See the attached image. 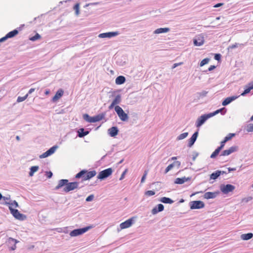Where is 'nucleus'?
<instances>
[{
    "instance_id": "f257e3e1",
    "label": "nucleus",
    "mask_w": 253,
    "mask_h": 253,
    "mask_svg": "<svg viewBox=\"0 0 253 253\" xmlns=\"http://www.w3.org/2000/svg\"><path fill=\"white\" fill-rule=\"evenodd\" d=\"M96 174L95 170L87 171L85 170H82L76 175V178H83V180H88L94 177Z\"/></svg>"
},
{
    "instance_id": "f03ea898",
    "label": "nucleus",
    "mask_w": 253,
    "mask_h": 253,
    "mask_svg": "<svg viewBox=\"0 0 253 253\" xmlns=\"http://www.w3.org/2000/svg\"><path fill=\"white\" fill-rule=\"evenodd\" d=\"M83 117L86 121L89 123H95L102 120L104 117V115L101 114L91 117L85 114L84 115Z\"/></svg>"
},
{
    "instance_id": "7ed1b4c3",
    "label": "nucleus",
    "mask_w": 253,
    "mask_h": 253,
    "mask_svg": "<svg viewBox=\"0 0 253 253\" xmlns=\"http://www.w3.org/2000/svg\"><path fill=\"white\" fill-rule=\"evenodd\" d=\"M115 110L122 121H126L127 120L128 116L127 114L124 112L121 107L118 105L116 106L115 107Z\"/></svg>"
},
{
    "instance_id": "20e7f679",
    "label": "nucleus",
    "mask_w": 253,
    "mask_h": 253,
    "mask_svg": "<svg viewBox=\"0 0 253 253\" xmlns=\"http://www.w3.org/2000/svg\"><path fill=\"white\" fill-rule=\"evenodd\" d=\"M90 228V227L87 226L83 228L73 230V231L70 232V236L71 237H75L82 235L86 232V231H87Z\"/></svg>"
},
{
    "instance_id": "39448f33",
    "label": "nucleus",
    "mask_w": 253,
    "mask_h": 253,
    "mask_svg": "<svg viewBox=\"0 0 253 253\" xmlns=\"http://www.w3.org/2000/svg\"><path fill=\"white\" fill-rule=\"evenodd\" d=\"M113 170L111 168H108L99 172L97 176L98 179H103L111 175Z\"/></svg>"
},
{
    "instance_id": "423d86ee",
    "label": "nucleus",
    "mask_w": 253,
    "mask_h": 253,
    "mask_svg": "<svg viewBox=\"0 0 253 253\" xmlns=\"http://www.w3.org/2000/svg\"><path fill=\"white\" fill-rule=\"evenodd\" d=\"M79 186V183L77 182H67L66 186L64 187L63 190L65 192H69L70 191L74 190L77 188Z\"/></svg>"
},
{
    "instance_id": "0eeeda50",
    "label": "nucleus",
    "mask_w": 253,
    "mask_h": 253,
    "mask_svg": "<svg viewBox=\"0 0 253 253\" xmlns=\"http://www.w3.org/2000/svg\"><path fill=\"white\" fill-rule=\"evenodd\" d=\"M191 209H199L203 208L205 207V204L201 201H194L190 202Z\"/></svg>"
},
{
    "instance_id": "6e6552de",
    "label": "nucleus",
    "mask_w": 253,
    "mask_h": 253,
    "mask_svg": "<svg viewBox=\"0 0 253 253\" xmlns=\"http://www.w3.org/2000/svg\"><path fill=\"white\" fill-rule=\"evenodd\" d=\"M210 114L207 115H204L200 117L197 120L196 126L199 127L201 126L209 118H211Z\"/></svg>"
},
{
    "instance_id": "1a4fd4ad",
    "label": "nucleus",
    "mask_w": 253,
    "mask_h": 253,
    "mask_svg": "<svg viewBox=\"0 0 253 253\" xmlns=\"http://www.w3.org/2000/svg\"><path fill=\"white\" fill-rule=\"evenodd\" d=\"M9 209L11 213L16 219H18L19 220L23 219V214L20 213L17 210L14 209L13 208H12L11 206H9Z\"/></svg>"
},
{
    "instance_id": "9d476101",
    "label": "nucleus",
    "mask_w": 253,
    "mask_h": 253,
    "mask_svg": "<svg viewBox=\"0 0 253 253\" xmlns=\"http://www.w3.org/2000/svg\"><path fill=\"white\" fill-rule=\"evenodd\" d=\"M194 44L196 46H201L205 42L204 37L202 35H198L193 41Z\"/></svg>"
},
{
    "instance_id": "9b49d317",
    "label": "nucleus",
    "mask_w": 253,
    "mask_h": 253,
    "mask_svg": "<svg viewBox=\"0 0 253 253\" xmlns=\"http://www.w3.org/2000/svg\"><path fill=\"white\" fill-rule=\"evenodd\" d=\"M56 148H57L56 146H53V147H51L47 151L43 153L40 156V158H45L48 157L49 156L52 155V154H53L54 153Z\"/></svg>"
},
{
    "instance_id": "f8f14e48",
    "label": "nucleus",
    "mask_w": 253,
    "mask_h": 253,
    "mask_svg": "<svg viewBox=\"0 0 253 253\" xmlns=\"http://www.w3.org/2000/svg\"><path fill=\"white\" fill-rule=\"evenodd\" d=\"M133 223V218H129L124 222L120 224V227L121 229H124L128 228L131 226Z\"/></svg>"
},
{
    "instance_id": "ddd939ff",
    "label": "nucleus",
    "mask_w": 253,
    "mask_h": 253,
    "mask_svg": "<svg viewBox=\"0 0 253 253\" xmlns=\"http://www.w3.org/2000/svg\"><path fill=\"white\" fill-rule=\"evenodd\" d=\"M235 189V186L231 184H227L221 188V191L224 194H227Z\"/></svg>"
},
{
    "instance_id": "4468645a",
    "label": "nucleus",
    "mask_w": 253,
    "mask_h": 253,
    "mask_svg": "<svg viewBox=\"0 0 253 253\" xmlns=\"http://www.w3.org/2000/svg\"><path fill=\"white\" fill-rule=\"evenodd\" d=\"M117 35V32H108L100 34L99 35L98 37L100 38H111Z\"/></svg>"
},
{
    "instance_id": "2eb2a0df",
    "label": "nucleus",
    "mask_w": 253,
    "mask_h": 253,
    "mask_svg": "<svg viewBox=\"0 0 253 253\" xmlns=\"http://www.w3.org/2000/svg\"><path fill=\"white\" fill-rule=\"evenodd\" d=\"M237 150V147L232 146L229 148L228 149L224 150L221 154L222 156H228L231 154L232 153L236 151Z\"/></svg>"
},
{
    "instance_id": "dca6fc26",
    "label": "nucleus",
    "mask_w": 253,
    "mask_h": 253,
    "mask_svg": "<svg viewBox=\"0 0 253 253\" xmlns=\"http://www.w3.org/2000/svg\"><path fill=\"white\" fill-rule=\"evenodd\" d=\"M198 132H195L191 136V137L188 140V146L191 147L194 142H195L197 136H198Z\"/></svg>"
},
{
    "instance_id": "f3484780",
    "label": "nucleus",
    "mask_w": 253,
    "mask_h": 253,
    "mask_svg": "<svg viewBox=\"0 0 253 253\" xmlns=\"http://www.w3.org/2000/svg\"><path fill=\"white\" fill-rule=\"evenodd\" d=\"M109 135L112 137L116 136L118 133V129L117 127L113 126L108 129Z\"/></svg>"
},
{
    "instance_id": "a211bd4d",
    "label": "nucleus",
    "mask_w": 253,
    "mask_h": 253,
    "mask_svg": "<svg viewBox=\"0 0 253 253\" xmlns=\"http://www.w3.org/2000/svg\"><path fill=\"white\" fill-rule=\"evenodd\" d=\"M63 95V91L62 89L58 90L52 98V101L55 102L60 98Z\"/></svg>"
},
{
    "instance_id": "6ab92c4d",
    "label": "nucleus",
    "mask_w": 253,
    "mask_h": 253,
    "mask_svg": "<svg viewBox=\"0 0 253 253\" xmlns=\"http://www.w3.org/2000/svg\"><path fill=\"white\" fill-rule=\"evenodd\" d=\"M253 89V82L250 83L248 86H246V89L243 93H241V95L245 96L246 94L249 93L250 91Z\"/></svg>"
},
{
    "instance_id": "aec40b11",
    "label": "nucleus",
    "mask_w": 253,
    "mask_h": 253,
    "mask_svg": "<svg viewBox=\"0 0 253 253\" xmlns=\"http://www.w3.org/2000/svg\"><path fill=\"white\" fill-rule=\"evenodd\" d=\"M238 98L237 96H231L229 97L226 98L222 103V105L223 106H226L229 103H230L232 101L235 100Z\"/></svg>"
},
{
    "instance_id": "412c9836",
    "label": "nucleus",
    "mask_w": 253,
    "mask_h": 253,
    "mask_svg": "<svg viewBox=\"0 0 253 253\" xmlns=\"http://www.w3.org/2000/svg\"><path fill=\"white\" fill-rule=\"evenodd\" d=\"M157 207V208L155 207L152 210V213L153 214H155L158 212L162 211L164 210V207L162 204H160L158 205Z\"/></svg>"
},
{
    "instance_id": "4be33fe9",
    "label": "nucleus",
    "mask_w": 253,
    "mask_h": 253,
    "mask_svg": "<svg viewBox=\"0 0 253 253\" xmlns=\"http://www.w3.org/2000/svg\"><path fill=\"white\" fill-rule=\"evenodd\" d=\"M169 28H160L157 29L154 32L155 34H159L164 33H167L169 31Z\"/></svg>"
},
{
    "instance_id": "5701e85b",
    "label": "nucleus",
    "mask_w": 253,
    "mask_h": 253,
    "mask_svg": "<svg viewBox=\"0 0 253 253\" xmlns=\"http://www.w3.org/2000/svg\"><path fill=\"white\" fill-rule=\"evenodd\" d=\"M189 180H190V178H186L185 177L182 178H176L175 180L174 183L175 184H182L185 182L188 181Z\"/></svg>"
},
{
    "instance_id": "b1692460",
    "label": "nucleus",
    "mask_w": 253,
    "mask_h": 253,
    "mask_svg": "<svg viewBox=\"0 0 253 253\" xmlns=\"http://www.w3.org/2000/svg\"><path fill=\"white\" fill-rule=\"evenodd\" d=\"M217 195L216 193L208 192L204 194V198L206 199L214 198Z\"/></svg>"
},
{
    "instance_id": "393cba45",
    "label": "nucleus",
    "mask_w": 253,
    "mask_h": 253,
    "mask_svg": "<svg viewBox=\"0 0 253 253\" xmlns=\"http://www.w3.org/2000/svg\"><path fill=\"white\" fill-rule=\"evenodd\" d=\"M68 182V180L67 179H61L59 180L58 185L55 187V189H59L64 186H66Z\"/></svg>"
},
{
    "instance_id": "a878e982",
    "label": "nucleus",
    "mask_w": 253,
    "mask_h": 253,
    "mask_svg": "<svg viewBox=\"0 0 253 253\" xmlns=\"http://www.w3.org/2000/svg\"><path fill=\"white\" fill-rule=\"evenodd\" d=\"M126 81V78L123 76L118 77L115 80V83L117 84H122Z\"/></svg>"
},
{
    "instance_id": "bb28decb",
    "label": "nucleus",
    "mask_w": 253,
    "mask_h": 253,
    "mask_svg": "<svg viewBox=\"0 0 253 253\" xmlns=\"http://www.w3.org/2000/svg\"><path fill=\"white\" fill-rule=\"evenodd\" d=\"M221 112L222 115H224L226 112V110L225 108H222L220 109L217 110L213 113H210V116L211 117L217 114L218 113Z\"/></svg>"
},
{
    "instance_id": "cd10ccee",
    "label": "nucleus",
    "mask_w": 253,
    "mask_h": 253,
    "mask_svg": "<svg viewBox=\"0 0 253 253\" xmlns=\"http://www.w3.org/2000/svg\"><path fill=\"white\" fill-rule=\"evenodd\" d=\"M253 237V234L252 233L247 234H244L241 235V239L243 240H248Z\"/></svg>"
},
{
    "instance_id": "c85d7f7f",
    "label": "nucleus",
    "mask_w": 253,
    "mask_h": 253,
    "mask_svg": "<svg viewBox=\"0 0 253 253\" xmlns=\"http://www.w3.org/2000/svg\"><path fill=\"white\" fill-rule=\"evenodd\" d=\"M89 133L88 131H84V129L80 128L78 131V136L79 137H83Z\"/></svg>"
},
{
    "instance_id": "c756f323",
    "label": "nucleus",
    "mask_w": 253,
    "mask_h": 253,
    "mask_svg": "<svg viewBox=\"0 0 253 253\" xmlns=\"http://www.w3.org/2000/svg\"><path fill=\"white\" fill-rule=\"evenodd\" d=\"M161 202L166 204H172L173 203V201H172L171 199L167 197H162L161 200Z\"/></svg>"
},
{
    "instance_id": "7c9ffc66",
    "label": "nucleus",
    "mask_w": 253,
    "mask_h": 253,
    "mask_svg": "<svg viewBox=\"0 0 253 253\" xmlns=\"http://www.w3.org/2000/svg\"><path fill=\"white\" fill-rule=\"evenodd\" d=\"M18 33V31L17 30H14L9 33H8L6 35L8 38H12L17 35Z\"/></svg>"
},
{
    "instance_id": "2f4dec72",
    "label": "nucleus",
    "mask_w": 253,
    "mask_h": 253,
    "mask_svg": "<svg viewBox=\"0 0 253 253\" xmlns=\"http://www.w3.org/2000/svg\"><path fill=\"white\" fill-rule=\"evenodd\" d=\"M39 169L38 166H33L30 169V171L29 172V175L32 176L33 175L34 173L37 171Z\"/></svg>"
},
{
    "instance_id": "473e14b6",
    "label": "nucleus",
    "mask_w": 253,
    "mask_h": 253,
    "mask_svg": "<svg viewBox=\"0 0 253 253\" xmlns=\"http://www.w3.org/2000/svg\"><path fill=\"white\" fill-rule=\"evenodd\" d=\"M220 175V171H216L215 172L212 173L211 175V178L212 179H216Z\"/></svg>"
},
{
    "instance_id": "72a5a7b5",
    "label": "nucleus",
    "mask_w": 253,
    "mask_h": 253,
    "mask_svg": "<svg viewBox=\"0 0 253 253\" xmlns=\"http://www.w3.org/2000/svg\"><path fill=\"white\" fill-rule=\"evenodd\" d=\"M221 151V149L218 147L215 150V151L211 154V158H215L219 154V152Z\"/></svg>"
},
{
    "instance_id": "f704fd0d",
    "label": "nucleus",
    "mask_w": 253,
    "mask_h": 253,
    "mask_svg": "<svg viewBox=\"0 0 253 253\" xmlns=\"http://www.w3.org/2000/svg\"><path fill=\"white\" fill-rule=\"evenodd\" d=\"M121 96L119 95H118L116 96L115 98L113 100V103L116 105L119 104L121 102Z\"/></svg>"
},
{
    "instance_id": "c9c22d12",
    "label": "nucleus",
    "mask_w": 253,
    "mask_h": 253,
    "mask_svg": "<svg viewBox=\"0 0 253 253\" xmlns=\"http://www.w3.org/2000/svg\"><path fill=\"white\" fill-rule=\"evenodd\" d=\"M74 9L75 11V13L77 15H78L80 13V4L79 3H76L74 6Z\"/></svg>"
},
{
    "instance_id": "e433bc0d",
    "label": "nucleus",
    "mask_w": 253,
    "mask_h": 253,
    "mask_svg": "<svg viewBox=\"0 0 253 253\" xmlns=\"http://www.w3.org/2000/svg\"><path fill=\"white\" fill-rule=\"evenodd\" d=\"M40 39H41V36L38 33H37L34 36H33V37L30 38L29 39L30 41H35L38 40Z\"/></svg>"
},
{
    "instance_id": "4c0bfd02",
    "label": "nucleus",
    "mask_w": 253,
    "mask_h": 253,
    "mask_svg": "<svg viewBox=\"0 0 253 253\" xmlns=\"http://www.w3.org/2000/svg\"><path fill=\"white\" fill-rule=\"evenodd\" d=\"M210 61V59L208 58H206L204 59L200 62V65L201 67L203 66L204 65L208 64Z\"/></svg>"
},
{
    "instance_id": "58836bf2",
    "label": "nucleus",
    "mask_w": 253,
    "mask_h": 253,
    "mask_svg": "<svg viewBox=\"0 0 253 253\" xmlns=\"http://www.w3.org/2000/svg\"><path fill=\"white\" fill-rule=\"evenodd\" d=\"M28 94H26L23 97H20V96H19L18 98H17V101L18 102H22L23 101H24L25 99H27V98L28 97Z\"/></svg>"
},
{
    "instance_id": "ea45409f",
    "label": "nucleus",
    "mask_w": 253,
    "mask_h": 253,
    "mask_svg": "<svg viewBox=\"0 0 253 253\" xmlns=\"http://www.w3.org/2000/svg\"><path fill=\"white\" fill-rule=\"evenodd\" d=\"M188 134V132H184V133H181L178 136L177 139L178 140L183 139L186 138Z\"/></svg>"
},
{
    "instance_id": "a19ab883",
    "label": "nucleus",
    "mask_w": 253,
    "mask_h": 253,
    "mask_svg": "<svg viewBox=\"0 0 253 253\" xmlns=\"http://www.w3.org/2000/svg\"><path fill=\"white\" fill-rule=\"evenodd\" d=\"M235 135V133H229L228 134V135L227 136H226L225 138H224V140L227 142L229 140H230V139H231V138L234 136Z\"/></svg>"
},
{
    "instance_id": "79ce46f5",
    "label": "nucleus",
    "mask_w": 253,
    "mask_h": 253,
    "mask_svg": "<svg viewBox=\"0 0 253 253\" xmlns=\"http://www.w3.org/2000/svg\"><path fill=\"white\" fill-rule=\"evenodd\" d=\"M174 167V164H171L169 165L166 169L165 173H167L170 170H171Z\"/></svg>"
},
{
    "instance_id": "37998d69",
    "label": "nucleus",
    "mask_w": 253,
    "mask_h": 253,
    "mask_svg": "<svg viewBox=\"0 0 253 253\" xmlns=\"http://www.w3.org/2000/svg\"><path fill=\"white\" fill-rule=\"evenodd\" d=\"M7 204H8L9 206H11L12 208H17L18 206L17 202H16L15 201H13L11 203H6Z\"/></svg>"
},
{
    "instance_id": "c03bdc74",
    "label": "nucleus",
    "mask_w": 253,
    "mask_h": 253,
    "mask_svg": "<svg viewBox=\"0 0 253 253\" xmlns=\"http://www.w3.org/2000/svg\"><path fill=\"white\" fill-rule=\"evenodd\" d=\"M155 192L152 190H148L145 192V195L148 196H151L155 195Z\"/></svg>"
},
{
    "instance_id": "a18cd8bd",
    "label": "nucleus",
    "mask_w": 253,
    "mask_h": 253,
    "mask_svg": "<svg viewBox=\"0 0 253 253\" xmlns=\"http://www.w3.org/2000/svg\"><path fill=\"white\" fill-rule=\"evenodd\" d=\"M247 131L248 132L253 131V124L249 125L247 127Z\"/></svg>"
},
{
    "instance_id": "49530a36",
    "label": "nucleus",
    "mask_w": 253,
    "mask_h": 253,
    "mask_svg": "<svg viewBox=\"0 0 253 253\" xmlns=\"http://www.w3.org/2000/svg\"><path fill=\"white\" fill-rule=\"evenodd\" d=\"M147 173H148V170H145L144 171V173L143 176L142 177V178H141V183H143L145 181V178H146V176L147 175Z\"/></svg>"
},
{
    "instance_id": "de8ad7c7",
    "label": "nucleus",
    "mask_w": 253,
    "mask_h": 253,
    "mask_svg": "<svg viewBox=\"0 0 253 253\" xmlns=\"http://www.w3.org/2000/svg\"><path fill=\"white\" fill-rule=\"evenodd\" d=\"M9 240H11V241L14 242L15 244L17 243V241L16 240H15V239H14L13 238H9ZM16 245L14 244V246L13 247H12L11 250H14L16 249Z\"/></svg>"
},
{
    "instance_id": "09e8293b",
    "label": "nucleus",
    "mask_w": 253,
    "mask_h": 253,
    "mask_svg": "<svg viewBox=\"0 0 253 253\" xmlns=\"http://www.w3.org/2000/svg\"><path fill=\"white\" fill-rule=\"evenodd\" d=\"M93 195H89V196H88L86 199V201H87V202H89V201H91L93 200Z\"/></svg>"
},
{
    "instance_id": "8fccbe9b",
    "label": "nucleus",
    "mask_w": 253,
    "mask_h": 253,
    "mask_svg": "<svg viewBox=\"0 0 253 253\" xmlns=\"http://www.w3.org/2000/svg\"><path fill=\"white\" fill-rule=\"evenodd\" d=\"M226 142V141L224 139L222 141H221V145L219 147H218V148L221 150L223 148V147H224L225 143Z\"/></svg>"
},
{
    "instance_id": "3c124183",
    "label": "nucleus",
    "mask_w": 253,
    "mask_h": 253,
    "mask_svg": "<svg viewBox=\"0 0 253 253\" xmlns=\"http://www.w3.org/2000/svg\"><path fill=\"white\" fill-rule=\"evenodd\" d=\"M221 55L220 54H215L214 56V59L216 60H219L220 59Z\"/></svg>"
},
{
    "instance_id": "603ef678",
    "label": "nucleus",
    "mask_w": 253,
    "mask_h": 253,
    "mask_svg": "<svg viewBox=\"0 0 253 253\" xmlns=\"http://www.w3.org/2000/svg\"><path fill=\"white\" fill-rule=\"evenodd\" d=\"M183 64V62H179V63H174L173 65V66H172V69H174L175 68H176V67H177L179 65H181Z\"/></svg>"
},
{
    "instance_id": "864d4df0",
    "label": "nucleus",
    "mask_w": 253,
    "mask_h": 253,
    "mask_svg": "<svg viewBox=\"0 0 253 253\" xmlns=\"http://www.w3.org/2000/svg\"><path fill=\"white\" fill-rule=\"evenodd\" d=\"M8 39V37H7V35H6V36L1 39H0V42H1L3 41H4L5 40H6V39Z\"/></svg>"
},
{
    "instance_id": "5fc2aeb1",
    "label": "nucleus",
    "mask_w": 253,
    "mask_h": 253,
    "mask_svg": "<svg viewBox=\"0 0 253 253\" xmlns=\"http://www.w3.org/2000/svg\"><path fill=\"white\" fill-rule=\"evenodd\" d=\"M215 67H215V66H214V65H211V66H210V67L209 68L208 70H209V71H212V70L214 69L215 68Z\"/></svg>"
},
{
    "instance_id": "6e6d98bb",
    "label": "nucleus",
    "mask_w": 253,
    "mask_h": 253,
    "mask_svg": "<svg viewBox=\"0 0 253 253\" xmlns=\"http://www.w3.org/2000/svg\"><path fill=\"white\" fill-rule=\"evenodd\" d=\"M252 197H249L248 198H245V199H242V202H248L249 200H251L252 199Z\"/></svg>"
},
{
    "instance_id": "4d7b16f0",
    "label": "nucleus",
    "mask_w": 253,
    "mask_h": 253,
    "mask_svg": "<svg viewBox=\"0 0 253 253\" xmlns=\"http://www.w3.org/2000/svg\"><path fill=\"white\" fill-rule=\"evenodd\" d=\"M238 44L236 43L235 44H233V45L230 46L229 48H230L231 49L236 48V47H238Z\"/></svg>"
},
{
    "instance_id": "13d9d810",
    "label": "nucleus",
    "mask_w": 253,
    "mask_h": 253,
    "mask_svg": "<svg viewBox=\"0 0 253 253\" xmlns=\"http://www.w3.org/2000/svg\"><path fill=\"white\" fill-rule=\"evenodd\" d=\"M126 172V169L125 170V171L123 172V173L121 175V177L120 178V180H122L124 178V176H125Z\"/></svg>"
},
{
    "instance_id": "bf43d9fd",
    "label": "nucleus",
    "mask_w": 253,
    "mask_h": 253,
    "mask_svg": "<svg viewBox=\"0 0 253 253\" xmlns=\"http://www.w3.org/2000/svg\"><path fill=\"white\" fill-rule=\"evenodd\" d=\"M52 175V173L51 171L48 172L47 173V176L48 178H51Z\"/></svg>"
},
{
    "instance_id": "052dcab7",
    "label": "nucleus",
    "mask_w": 253,
    "mask_h": 253,
    "mask_svg": "<svg viewBox=\"0 0 253 253\" xmlns=\"http://www.w3.org/2000/svg\"><path fill=\"white\" fill-rule=\"evenodd\" d=\"M115 106V105L113 102H112L111 104L109 106V109L111 110L114 108Z\"/></svg>"
},
{
    "instance_id": "680f3d73",
    "label": "nucleus",
    "mask_w": 253,
    "mask_h": 253,
    "mask_svg": "<svg viewBox=\"0 0 253 253\" xmlns=\"http://www.w3.org/2000/svg\"><path fill=\"white\" fill-rule=\"evenodd\" d=\"M223 4V3H218L216 4H215L214 6V7H218L220 6H222V5Z\"/></svg>"
},
{
    "instance_id": "e2e57ef3",
    "label": "nucleus",
    "mask_w": 253,
    "mask_h": 253,
    "mask_svg": "<svg viewBox=\"0 0 253 253\" xmlns=\"http://www.w3.org/2000/svg\"><path fill=\"white\" fill-rule=\"evenodd\" d=\"M35 91V88H31L28 91V94L32 93L33 92Z\"/></svg>"
},
{
    "instance_id": "0e129e2a",
    "label": "nucleus",
    "mask_w": 253,
    "mask_h": 253,
    "mask_svg": "<svg viewBox=\"0 0 253 253\" xmlns=\"http://www.w3.org/2000/svg\"><path fill=\"white\" fill-rule=\"evenodd\" d=\"M49 90H46L45 91V95H48L49 94Z\"/></svg>"
},
{
    "instance_id": "69168bd1",
    "label": "nucleus",
    "mask_w": 253,
    "mask_h": 253,
    "mask_svg": "<svg viewBox=\"0 0 253 253\" xmlns=\"http://www.w3.org/2000/svg\"><path fill=\"white\" fill-rule=\"evenodd\" d=\"M175 163L178 165V167L180 166V162L177 161V162H175Z\"/></svg>"
},
{
    "instance_id": "338daca9",
    "label": "nucleus",
    "mask_w": 253,
    "mask_h": 253,
    "mask_svg": "<svg viewBox=\"0 0 253 253\" xmlns=\"http://www.w3.org/2000/svg\"><path fill=\"white\" fill-rule=\"evenodd\" d=\"M177 159V157H173L171 158V160H176Z\"/></svg>"
},
{
    "instance_id": "774afa93",
    "label": "nucleus",
    "mask_w": 253,
    "mask_h": 253,
    "mask_svg": "<svg viewBox=\"0 0 253 253\" xmlns=\"http://www.w3.org/2000/svg\"><path fill=\"white\" fill-rule=\"evenodd\" d=\"M251 121H253V115L250 118Z\"/></svg>"
}]
</instances>
